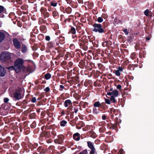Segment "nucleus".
Segmentation results:
<instances>
[{
	"mask_svg": "<svg viewBox=\"0 0 154 154\" xmlns=\"http://www.w3.org/2000/svg\"><path fill=\"white\" fill-rule=\"evenodd\" d=\"M31 61L29 60H24L20 58V72H22L24 75H26L25 74L30 71L29 67V63Z\"/></svg>",
	"mask_w": 154,
	"mask_h": 154,
	"instance_id": "nucleus-1",
	"label": "nucleus"
},
{
	"mask_svg": "<svg viewBox=\"0 0 154 154\" xmlns=\"http://www.w3.org/2000/svg\"><path fill=\"white\" fill-rule=\"evenodd\" d=\"M14 54L6 51L3 52L0 54V60L2 62H5L10 60Z\"/></svg>",
	"mask_w": 154,
	"mask_h": 154,
	"instance_id": "nucleus-2",
	"label": "nucleus"
},
{
	"mask_svg": "<svg viewBox=\"0 0 154 154\" xmlns=\"http://www.w3.org/2000/svg\"><path fill=\"white\" fill-rule=\"evenodd\" d=\"M92 26L94 28L92 29L93 31L95 32H98L100 33H105L106 31L103 28L101 24L94 23Z\"/></svg>",
	"mask_w": 154,
	"mask_h": 154,
	"instance_id": "nucleus-3",
	"label": "nucleus"
},
{
	"mask_svg": "<svg viewBox=\"0 0 154 154\" xmlns=\"http://www.w3.org/2000/svg\"><path fill=\"white\" fill-rule=\"evenodd\" d=\"M119 121H121L120 119H119L117 117H116L115 119V123H110V124H108L107 125V127L110 129H116L117 128L118 125L119 124Z\"/></svg>",
	"mask_w": 154,
	"mask_h": 154,
	"instance_id": "nucleus-4",
	"label": "nucleus"
},
{
	"mask_svg": "<svg viewBox=\"0 0 154 154\" xmlns=\"http://www.w3.org/2000/svg\"><path fill=\"white\" fill-rule=\"evenodd\" d=\"M20 51L24 54L27 53L28 51L27 43H20Z\"/></svg>",
	"mask_w": 154,
	"mask_h": 154,
	"instance_id": "nucleus-5",
	"label": "nucleus"
},
{
	"mask_svg": "<svg viewBox=\"0 0 154 154\" xmlns=\"http://www.w3.org/2000/svg\"><path fill=\"white\" fill-rule=\"evenodd\" d=\"M26 124L27 123L26 122H24L23 124L20 123V132H21L23 130V133L27 135L29 133L30 131L29 130L24 128V127L26 126Z\"/></svg>",
	"mask_w": 154,
	"mask_h": 154,
	"instance_id": "nucleus-6",
	"label": "nucleus"
},
{
	"mask_svg": "<svg viewBox=\"0 0 154 154\" xmlns=\"http://www.w3.org/2000/svg\"><path fill=\"white\" fill-rule=\"evenodd\" d=\"M87 145L88 147L91 149L90 151V154H94L95 153V149L91 141L87 142Z\"/></svg>",
	"mask_w": 154,
	"mask_h": 154,
	"instance_id": "nucleus-7",
	"label": "nucleus"
},
{
	"mask_svg": "<svg viewBox=\"0 0 154 154\" xmlns=\"http://www.w3.org/2000/svg\"><path fill=\"white\" fill-rule=\"evenodd\" d=\"M57 138L54 140V142L56 143L61 144L63 142V140L64 138V136L61 134L58 135Z\"/></svg>",
	"mask_w": 154,
	"mask_h": 154,
	"instance_id": "nucleus-8",
	"label": "nucleus"
},
{
	"mask_svg": "<svg viewBox=\"0 0 154 154\" xmlns=\"http://www.w3.org/2000/svg\"><path fill=\"white\" fill-rule=\"evenodd\" d=\"M55 49L57 51V53H59L58 56L56 57L55 59L58 60L60 57H62L64 55V52L63 50H59L58 48H56Z\"/></svg>",
	"mask_w": 154,
	"mask_h": 154,
	"instance_id": "nucleus-9",
	"label": "nucleus"
},
{
	"mask_svg": "<svg viewBox=\"0 0 154 154\" xmlns=\"http://www.w3.org/2000/svg\"><path fill=\"white\" fill-rule=\"evenodd\" d=\"M14 66L16 72H19V59H17L15 61Z\"/></svg>",
	"mask_w": 154,
	"mask_h": 154,
	"instance_id": "nucleus-10",
	"label": "nucleus"
},
{
	"mask_svg": "<svg viewBox=\"0 0 154 154\" xmlns=\"http://www.w3.org/2000/svg\"><path fill=\"white\" fill-rule=\"evenodd\" d=\"M119 91L117 90H115L112 92H108L107 94L111 96H113L114 97H116L118 96L119 95Z\"/></svg>",
	"mask_w": 154,
	"mask_h": 154,
	"instance_id": "nucleus-11",
	"label": "nucleus"
},
{
	"mask_svg": "<svg viewBox=\"0 0 154 154\" xmlns=\"http://www.w3.org/2000/svg\"><path fill=\"white\" fill-rule=\"evenodd\" d=\"M29 113L27 111H25L23 113H22V115L20 116V121L21 119L22 121H24L26 119V116L28 115Z\"/></svg>",
	"mask_w": 154,
	"mask_h": 154,
	"instance_id": "nucleus-12",
	"label": "nucleus"
},
{
	"mask_svg": "<svg viewBox=\"0 0 154 154\" xmlns=\"http://www.w3.org/2000/svg\"><path fill=\"white\" fill-rule=\"evenodd\" d=\"M6 73V71L5 68L0 64V76L3 77L5 75Z\"/></svg>",
	"mask_w": 154,
	"mask_h": 154,
	"instance_id": "nucleus-13",
	"label": "nucleus"
},
{
	"mask_svg": "<svg viewBox=\"0 0 154 154\" xmlns=\"http://www.w3.org/2000/svg\"><path fill=\"white\" fill-rule=\"evenodd\" d=\"M50 131H43L42 134H41V137H45L46 138H49L51 135L50 134Z\"/></svg>",
	"mask_w": 154,
	"mask_h": 154,
	"instance_id": "nucleus-14",
	"label": "nucleus"
},
{
	"mask_svg": "<svg viewBox=\"0 0 154 154\" xmlns=\"http://www.w3.org/2000/svg\"><path fill=\"white\" fill-rule=\"evenodd\" d=\"M59 2L60 1H57L55 0H52L50 2L51 6L53 7H56L57 6Z\"/></svg>",
	"mask_w": 154,
	"mask_h": 154,
	"instance_id": "nucleus-15",
	"label": "nucleus"
},
{
	"mask_svg": "<svg viewBox=\"0 0 154 154\" xmlns=\"http://www.w3.org/2000/svg\"><path fill=\"white\" fill-rule=\"evenodd\" d=\"M69 4L73 8H76L78 5V4L76 2L73 1H71L69 2Z\"/></svg>",
	"mask_w": 154,
	"mask_h": 154,
	"instance_id": "nucleus-16",
	"label": "nucleus"
},
{
	"mask_svg": "<svg viewBox=\"0 0 154 154\" xmlns=\"http://www.w3.org/2000/svg\"><path fill=\"white\" fill-rule=\"evenodd\" d=\"M72 103L70 100H66L64 103V106L66 107L72 105Z\"/></svg>",
	"mask_w": 154,
	"mask_h": 154,
	"instance_id": "nucleus-17",
	"label": "nucleus"
},
{
	"mask_svg": "<svg viewBox=\"0 0 154 154\" xmlns=\"http://www.w3.org/2000/svg\"><path fill=\"white\" fill-rule=\"evenodd\" d=\"M28 103L27 101L24 100L22 102H20V106H21V108L23 109H25L26 106V104Z\"/></svg>",
	"mask_w": 154,
	"mask_h": 154,
	"instance_id": "nucleus-18",
	"label": "nucleus"
},
{
	"mask_svg": "<svg viewBox=\"0 0 154 154\" xmlns=\"http://www.w3.org/2000/svg\"><path fill=\"white\" fill-rule=\"evenodd\" d=\"M88 133L89 135H90V137L93 138H96L97 136V135L96 134V133L93 131H90L88 132Z\"/></svg>",
	"mask_w": 154,
	"mask_h": 154,
	"instance_id": "nucleus-19",
	"label": "nucleus"
},
{
	"mask_svg": "<svg viewBox=\"0 0 154 154\" xmlns=\"http://www.w3.org/2000/svg\"><path fill=\"white\" fill-rule=\"evenodd\" d=\"M13 43L14 46L16 48H19V42L17 39L16 38H14Z\"/></svg>",
	"mask_w": 154,
	"mask_h": 154,
	"instance_id": "nucleus-20",
	"label": "nucleus"
},
{
	"mask_svg": "<svg viewBox=\"0 0 154 154\" xmlns=\"http://www.w3.org/2000/svg\"><path fill=\"white\" fill-rule=\"evenodd\" d=\"M71 27L70 29L69 32L68 33L72 34H75L76 33V31L75 28L71 26H69Z\"/></svg>",
	"mask_w": 154,
	"mask_h": 154,
	"instance_id": "nucleus-21",
	"label": "nucleus"
},
{
	"mask_svg": "<svg viewBox=\"0 0 154 154\" xmlns=\"http://www.w3.org/2000/svg\"><path fill=\"white\" fill-rule=\"evenodd\" d=\"M20 99L23 98L24 96V90L23 87L20 86Z\"/></svg>",
	"mask_w": 154,
	"mask_h": 154,
	"instance_id": "nucleus-22",
	"label": "nucleus"
},
{
	"mask_svg": "<svg viewBox=\"0 0 154 154\" xmlns=\"http://www.w3.org/2000/svg\"><path fill=\"white\" fill-rule=\"evenodd\" d=\"M110 111L111 114H112L111 118L112 119H113L114 115H117L118 111L115 109H111Z\"/></svg>",
	"mask_w": 154,
	"mask_h": 154,
	"instance_id": "nucleus-23",
	"label": "nucleus"
},
{
	"mask_svg": "<svg viewBox=\"0 0 154 154\" xmlns=\"http://www.w3.org/2000/svg\"><path fill=\"white\" fill-rule=\"evenodd\" d=\"M73 137L75 140L78 141L80 138V134L78 133H76L73 134Z\"/></svg>",
	"mask_w": 154,
	"mask_h": 154,
	"instance_id": "nucleus-24",
	"label": "nucleus"
},
{
	"mask_svg": "<svg viewBox=\"0 0 154 154\" xmlns=\"http://www.w3.org/2000/svg\"><path fill=\"white\" fill-rule=\"evenodd\" d=\"M14 98L15 100H19V91H17L14 93Z\"/></svg>",
	"mask_w": 154,
	"mask_h": 154,
	"instance_id": "nucleus-25",
	"label": "nucleus"
},
{
	"mask_svg": "<svg viewBox=\"0 0 154 154\" xmlns=\"http://www.w3.org/2000/svg\"><path fill=\"white\" fill-rule=\"evenodd\" d=\"M63 10L64 11V12H63V13H66L67 14H70L72 11V8L69 6L67 7V8H66L65 10H64V9L63 8Z\"/></svg>",
	"mask_w": 154,
	"mask_h": 154,
	"instance_id": "nucleus-26",
	"label": "nucleus"
},
{
	"mask_svg": "<svg viewBox=\"0 0 154 154\" xmlns=\"http://www.w3.org/2000/svg\"><path fill=\"white\" fill-rule=\"evenodd\" d=\"M85 62L83 60H81L79 63V66L81 69H83L85 67Z\"/></svg>",
	"mask_w": 154,
	"mask_h": 154,
	"instance_id": "nucleus-27",
	"label": "nucleus"
},
{
	"mask_svg": "<svg viewBox=\"0 0 154 154\" xmlns=\"http://www.w3.org/2000/svg\"><path fill=\"white\" fill-rule=\"evenodd\" d=\"M58 40L59 41V42L60 43V44L62 45L65 42V38L62 36H60Z\"/></svg>",
	"mask_w": 154,
	"mask_h": 154,
	"instance_id": "nucleus-28",
	"label": "nucleus"
},
{
	"mask_svg": "<svg viewBox=\"0 0 154 154\" xmlns=\"http://www.w3.org/2000/svg\"><path fill=\"white\" fill-rule=\"evenodd\" d=\"M79 45L80 48L85 51H87L88 49V47L85 44L80 43Z\"/></svg>",
	"mask_w": 154,
	"mask_h": 154,
	"instance_id": "nucleus-29",
	"label": "nucleus"
},
{
	"mask_svg": "<svg viewBox=\"0 0 154 154\" xmlns=\"http://www.w3.org/2000/svg\"><path fill=\"white\" fill-rule=\"evenodd\" d=\"M47 46L50 48H53L55 46V43L52 42H48L47 44Z\"/></svg>",
	"mask_w": 154,
	"mask_h": 154,
	"instance_id": "nucleus-30",
	"label": "nucleus"
},
{
	"mask_svg": "<svg viewBox=\"0 0 154 154\" xmlns=\"http://www.w3.org/2000/svg\"><path fill=\"white\" fill-rule=\"evenodd\" d=\"M5 34L2 32H0V42H2L5 38Z\"/></svg>",
	"mask_w": 154,
	"mask_h": 154,
	"instance_id": "nucleus-31",
	"label": "nucleus"
},
{
	"mask_svg": "<svg viewBox=\"0 0 154 154\" xmlns=\"http://www.w3.org/2000/svg\"><path fill=\"white\" fill-rule=\"evenodd\" d=\"M46 21L45 20L42 18L40 17L38 19V23L39 25L45 23Z\"/></svg>",
	"mask_w": 154,
	"mask_h": 154,
	"instance_id": "nucleus-32",
	"label": "nucleus"
},
{
	"mask_svg": "<svg viewBox=\"0 0 154 154\" xmlns=\"http://www.w3.org/2000/svg\"><path fill=\"white\" fill-rule=\"evenodd\" d=\"M84 37H82L81 39H79V41L83 43V44H85L88 42V40L87 38H83Z\"/></svg>",
	"mask_w": 154,
	"mask_h": 154,
	"instance_id": "nucleus-33",
	"label": "nucleus"
},
{
	"mask_svg": "<svg viewBox=\"0 0 154 154\" xmlns=\"http://www.w3.org/2000/svg\"><path fill=\"white\" fill-rule=\"evenodd\" d=\"M26 38L23 36V35H22L21 36H20V42L21 43L22 42L23 43H26Z\"/></svg>",
	"mask_w": 154,
	"mask_h": 154,
	"instance_id": "nucleus-34",
	"label": "nucleus"
},
{
	"mask_svg": "<svg viewBox=\"0 0 154 154\" xmlns=\"http://www.w3.org/2000/svg\"><path fill=\"white\" fill-rule=\"evenodd\" d=\"M84 126V124L82 122L79 123L76 125V127L77 129H80L82 127Z\"/></svg>",
	"mask_w": 154,
	"mask_h": 154,
	"instance_id": "nucleus-35",
	"label": "nucleus"
},
{
	"mask_svg": "<svg viewBox=\"0 0 154 154\" xmlns=\"http://www.w3.org/2000/svg\"><path fill=\"white\" fill-rule=\"evenodd\" d=\"M118 39L120 42H123L124 41V38L125 37L122 35H119L118 36Z\"/></svg>",
	"mask_w": 154,
	"mask_h": 154,
	"instance_id": "nucleus-36",
	"label": "nucleus"
},
{
	"mask_svg": "<svg viewBox=\"0 0 154 154\" xmlns=\"http://www.w3.org/2000/svg\"><path fill=\"white\" fill-rule=\"evenodd\" d=\"M51 77V75L50 73H47L45 74L44 78L46 80L49 79Z\"/></svg>",
	"mask_w": 154,
	"mask_h": 154,
	"instance_id": "nucleus-37",
	"label": "nucleus"
},
{
	"mask_svg": "<svg viewBox=\"0 0 154 154\" xmlns=\"http://www.w3.org/2000/svg\"><path fill=\"white\" fill-rule=\"evenodd\" d=\"M29 116L31 119H35L36 117V114L35 113L33 112L30 113Z\"/></svg>",
	"mask_w": 154,
	"mask_h": 154,
	"instance_id": "nucleus-38",
	"label": "nucleus"
},
{
	"mask_svg": "<svg viewBox=\"0 0 154 154\" xmlns=\"http://www.w3.org/2000/svg\"><path fill=\"white\" fill-rule=\"evenodd\" d=\"M137 57L136 53L135 52L132 53L131 55V57L133 60L136 59Z\"/></svg>",
	"mask_w": 154,
	"mask_h": 154,
	"instance_id": "nucleus-39",
	"label": "nucleus"
},
{
	"mask_svg": "<svg viewBox=\"0 0 154 154\" xmlns=\"http://www.w3.org/2000/svg\"><path fill=\"white\" fill-rule=\"evenodd\" d=\"M100 103L99 101L96 102L94 104L93 106L94 107H98L100 108Z\"/></svg>",
	"mask_w": 154,
	"mask_h": 154,
	"instance_id": "nucleus-40",
	"label": "nucleus"
},
{
	"mask_svg": "<svg viewBox=\"0 0 154 154\" xmlns=\"http://www.w3.org/2000/svg\"><path fill=\"white\" fill-rule=\"evenodd\" d=\"M67 123V122L66 121L63 120L60 122V125L61 126L64 127L65 126V125Z\"/></svg>",
	"mask_w": 154,
	"mask_h": 154,
	"instance_id": "nucleus-41",
	"label": "nucleus"
},
{
	"mask_svg": "<svg viewBox=\"0 0 154 154\" xmlns=\"http://www.w3.org/2000/svg\"><path fill=\"white\" fill-rule=\"evenodd\" d=\"M106 128L103 126L100 128L99 129V131L100 133H103L106 131Z\"/></svg>",
	"mask_w": 154,
	"mask_h": 154,
	"instance_id": "nucleus-42",
	"label": "nucleus"
},
{
	"mask_svg": "<svg viewBox=\"0 0 154 154\" xmlns=\"http://www.w3.org/2000/svg\"><path fill=\"white\" fill-rule=\"evenodd\" d=\"M40 11L41 12V13L43 14L44 13L47 12V10L46 8L42 7L41 8Z\"/></svg>",
	"mask_w": 154,
	"mask_h": 154,
	"instance_id": "nucleus-43",
	"label": "nucleus"
},
{
	"mask_svg": "<svg viewBox=\"0 0 154 154\" xmlns=\"http://www.w3.org/2000/svg\"><path fill=\"white\" fill-rule=\"evenodd\" d=\"M28 6L27 5H24L21 6V9L23 10H26Z\"/></svg>",
	"mask_w": 154,
	"mask_h": 154,
	"instance_id": "nucleus-44",
	"label": "nucleus"
},
{
	"mask_svg": "<svg viewBox=\"0 0 154 154\" xmlns=\"http://www.w3.org/2000/svg\"><path fill=\"white\" fill-rule=\"evenodd\" d=\"M106 47H109L112 45V42L110 41H106Z\"/></svg>",
	"mask_w": 154,
	"mask_h": 154,
	"instance_id": "nucleus-45",
	"label": "nucleus"
},
{
	"mask_svg": "<svg viewBox=\"0 0 154 154\" xmlns=\"http://www.w3.org/2000/svg\"><path fill=\"white\" fill-rule=\"evenodd\" d=\"M115 97H113V96H111V98H110V100L113 103H116L117 101L116 100L115 98Z\"/></svg>",
	"mask_w": 154,
	"mask_h": 154,
	"instance_id": "nucleus-46",
	"label": "nucleus"
},
{
	"mask_svg": "<svg viewBox=\"0 0 154 154\" xmlns=\"http://www.w3.org/2000/svg\"><path fill=\"white\" fill-rule=\"evenodd\" d=\"M38 45L36 44H35L32 47V50L34 51H35L38 49Z\"/></svg>",
	"mask_w": 154,
	"mask_h": 154,
	"instance_id": "nucleus-47",
	"label": "nucleus"
},
{
	"mask_svg": "<svg viewBox=\"0 0 154 154\" xmlns=\"http://www.w3.org/2000/svg\"><path fill=\"white\" fill-rule=\"evenodd\" d=\"M36 124L35 121H34L30 125V127L32 128H34L36 126Z\"/></svg>",
	"mask_w": 154,
	"mask_h": 154,
	"instance_id": "nucleus-48",
	"label": "nucleus"
},
{
	"mask_svg": "<svg viewBox=\"0 0 154 154\" xmlns=\"http://www.w3.org/2000/svg\"><path fill=\"white\" fill-rule=\"evenodd\" d=\"M70 56V54L69 52H67L65 54L64 59L65 60H67V58L69 57Z\"/></svg>",
	"mask_w": 154,
	"mask_h": 154,
	"instance_id": "nucleus-49",
	"label": "nucleus"
},
{
	"mask_svg": "<svg viewBox=\"0 0 154 154\" xmlns=\"http://www.w3.org/2000/svg\"><path fill=\"white\" fill-rule=\"evenodd\" d=\"M52 15L54 17H57L58 16V13L56 11H54L53 12Z\"/></svg>",
	"mask_w": 154,
	"mask_h": 154,
	"instance_id": "nucleus-50",
	"label": "nucleus"
},
{
	"mask_svg": "<svg viewBox=\"0 0 154 154\" xmlns=\"http://www.w3.org/2000/svg\"><path fill=\"white\" fill-rule=\"evenodd\" d=\"M40 29L42 31H45L46 29V27L45 25L41 26L40 27Z\"/></svg>",
	"mask_w": 154,
	"mask_h": 154,
	"instance_id": "nucleus-51",
	"label": "nucleus"
},
{
	"mask_svg": "<svg viewBox=\"0 0 154 154\" xmlns=\"http://www.w3.org/2000/svg\"><path fill=\"white\" fill-rule=\"evenodd\" d=\"M129 63V61L128 60H126L124 61L122 65V66L125 67V66L127 65Z\"/></svg>",
	"mask_w": 154,
	"mask_h": 154,
	"instance_id": "nucleus-52",
	"label": "nucleus"
},
{
	"mask_svg": "<svg viewBox=\"0 0 154 154\" xmlns=\"http://www.w3.org/2000/svg\"><path fill=\"white\" fill-rule=\"evenodd\" d=\"M87 150L86 149H85L82 152H80L78 154H87Z\"/></svg>",
	"mask_w": 154,
	"mask_h": 154,
	"instance_id": "nucleus-53",
	"label": "nucleus"
},
{
	"mask_svg": "<svg viewBox=\"0 0 154 154\" xmlns=\"http://www.w3.org/2000/svg\"><path fill=\"white\" fill-rule=\"evenodd\" d=\"M106 103L105 102L102 103H100V108L103 109L105 107Z\"/></svg>",
	"mask_w": 154,
	"mask_h": 154,
	"instance_id": "nucleus-54",
	"label": "nucleus"
},
{
	"mask_svg": "<svg viewBox=\"0 0 154 154\" xmlns=\"http://www.w3.org/2000/svg\"><path fill=\"white\" fill-rule=\"evenodd\" d=\"M128 68L129 69L132 70H134V66H133V65L130 64L128 66Z\"/></svg>",
	"mask_w": 154,
	"mask_h": 154,
	"instance_id": "nucleus-55",
	"label": "nucleus"
},
{
	"mask_svg": "<svg viewBox=\"0 0 154 154\" xmlns=\"http://www.w3.org/2000/svg\"><path fill=\"white\" fill-rule=\"evenodd\" d=\"M82 107L83 108H85L88 107V103L86 102H85L83 103Z\"/></svg>",
	"mask_w": 154,
	"mask_h": 154,
	"instance_id": "nucleus-56",
	"label": "nucleus"
},
{
	"mask_svg": "<svg viewBox=\"0 0 154 154\" xmlns=\"http://www.w3.org/2000/svg\"><path fill=\"white\" fill-rule=\"evenodd\" d=\"M70 124L72 126H74L76 123V122L74 120H71L69 122Z\"/></svg>",
	"mask_w": 154,
	"mask_h": 154,
	"instance_id": "nucleus-57",
	"label": "nucleus"
},
{
	"mask_svg": "<svg viewBox=\"0 0 154 154\" xmlns=\"http://www.w3.org/2000/svg\"><path fill=\"white\" fill-rule=\"evenodd\" d=\"M149 10L148 9L146 10L144 12V14L147 16H148L149 15Z\"/></svg>",
	"mask_w": 154,
	"mask_h": 154,
	"instance_id": "nucleus-58",
	"label": "nucleus"
},
{
	"mask_svg": "<svg viewBox=\"0 0 154 154\" xmlns=\"http://www.w3.org/2000/svg\"><path fill=\"white\" fill-rule=\"evenodd\" d=\"M51 134L54 136L55 137L56 136V132L54 130H53L51 132Z\"/></svg>",
	"mask_w": 154,
	"mask_h": 154,
	"instance_id": "nucleus-59",
	"label": "nucleus"
},
{
	"mask_svg": "<svg viewBox=\"0 0 154 154\" xmlns=\"http://www.w3.org/2000/svg\"><path fill=\"white\" fill-rule=\"evenodd\" d=\"M135 49L137 50H140V45L139 44H137L135 46Z\"/></svg>",
	"mask_w": 154,
	"mask_h": 154,
	"instance_id": "nucleus-60",
	"label": "nucleus"
},
{
	"mask_svg": "<svg viewBox=\"0 0 154 154\" xmlns=\"http://www.w3.org/2000/svg\"><path fill=\"white\" fill-rule=\"evenodd\" d=\"M44 97V95L43 94H40L37 99L38 100H40L42 98Z\"/></svg>",
	"mask_w": 154,
	"mask_h": 154,
	"instance_id": "nucleus-61",
	"label": "nucleus"
},
{
	"mask_svg": "<svg viewBox=\"0 0 154 154\" xmlns=\"http://www.w3.org/2000/svg\"><path fill=\"white\" fill-rule=\"evenodd\" d=\"M43 14L44 15V17H48L50 15L47 12L44 13Z\"/></svg>",
	"mask_w": 154,
	"mask_h": 154,
	"instance_id": "nucleus-62",
	"label": "nucleus"
},
{
	"mask_svg": "<svg viewBox=\"0 0 154 154\" xmlns=\"http://www.w3.org/2000/svg\"><path fill=\"white\" fill-rule=\"evenodd\" d=\"M103 18L100 17H99L97 20V21L99 23H101L103 21Z\"/></svg>",
	"mask_w": 154,
	"mask_h": 154,
	"instance_id": "nucleus-63",
	"label": "nucleus"
},
{
	"mask_svg": "<svg viewBox=\"0 0 154 154\" xmlns=\"http://www.w3.org/2000/svg\"><path fill=\"white\" fill-rule=\"evenodd\" d=\"M69 48L70 49L73 50L75 49V46L73 44H71L70 45Z\"/></svg>",
	"mask_w": 154,
	"mask_h": 154,
	"instance_id": "nucleus-64",
	"label": "nucleus"
}]
</instances>
